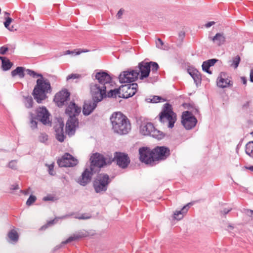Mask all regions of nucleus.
<instances>
[{"label":"nucleus","mask_w":253,"mask_h":253,"mask_svg":"<svg viewBox=\"0 0 253 253\" xmlns=\"http://www.w3.org/2000/svg\"><path fill=\"white\" fill-rule=\"evenodd\" d=\"M89 169H86L82 173L77 182L82 186H85L91 180L94 173L99 171L100 169L107 164L106 160L103 155L96 153L91 156Z\"/></svg>","instance_id":"1"},{"label":"nucleus","mask_w":253,"mask_h":253,"mask_svg":"<svg viewBox=\"0 0 253 253\" xmlns=\"http://www.w3.org/2000/svg\"><path fill=\"white\" fill-rule=\"evenodd\" d=\"M110 120L112 129L114 133L124 135L128 133L131 129V124L129 119L120 112L113 113Z\"/></svg>","instance_id":"2"},{"label":"nucleus","mask_w":253,"mask_h":253,"mask_svg":"<svg viewBox=\"0 0 253 253\" xmlns=\"http://www.w3.org/2000/svg\"><path fill=\"white\" fill-rule=\"evenodd\" d=\"M81 111V108L73 102H70L66 109L65 113L69 117L66 125V132L69 135H72L75 133L76 127L78 125V121L76 117Z\"/></svg>","instance_id":"3"},{"label":"nucleus","mask_w":253,"mask_h":253,"mask_svg":"<svg viewBox=\"0 0 253 253\" xmlns=\"http://www.w3.org/2000/svg\"><path fill=\"white\" fill-rule=\"evenodd\" d=\"M32 94L36 101L40 103L47 97L46 93L51 91L50 84L43 77L38 79L36 82Z\"/></svg>","instance_id":"4"},{"label":"nucleus","mask_w":253,"mask_h":253,"mask_svg":"<svg viewBox=\"0 0 253 253\" xmlns=\"http://www.w3.org/2000/svg\"><path fill=\"white\" fill-rule=\"evenodd\" d=\"M159 120L163 123H168L169 128H172L176 121V115L172 111L171 105L169 103L164 105L162 111L159 114Z\"/></svg>","instance_id":"5"},{"label":"nucleus","mask_w":253,"mask_h":253,"mask_svg":"<svg viewBox=\"0 0 253 253\" xmlns=\"http://www.w3.org/2000/svg\"><path fill=\"white\" fill-rule=\"evenodd\" d=\"M111 181V180L108 174L106 173L99 174L93 182V187L95 192L100 194L105 193Z\"/></svg>","instance_id":"6"},{"label":"nucleus","mask_w":253,"mask_h":253,"mask_svg":"<svg viewBox=\"0 0 253 253\" xmlns=\"http://www.w3.org/2000/svg\"><path fill=\"white\" fill-rule=\"evenodd\" d=\"M89 87L92 99L100 102L106 97L107 86H104L101 84H100L96 82H93L90 84Z\"/></svg>","instance_id":"7"},{"label":"nucleus","mask_w":253,"mask_h":253,"mask_svg":"<svg viewBox=\"0 0 253 253\" xmlns=\"http://www.w3.org/2000/svg\"><path fill=\"white\" fill-rule=\"evenodd\" d=\"M153 149L143 147L139 149V159L141 162L146 164L153 166L155 165Z\"/></svg>","instance_id":"8"},{"label":"nucleus","mask_w":253,"mask_h":253,"mask_svg":"<svg viewBox=\"0 0 253 253\" xmlns=\"http://www.w3.org/2000/svg\"><path fill=\"white\" fill-rule=\"evenodd\" d=\"M181 119L182 125L187 130L193 128L197 123V119L188 111L182 113Z\"/></svg>","instance_id":"9"},{"label":"nucleus","mask_w":253,"mask_h":253,"mask_svg":"<svg viewBox=\"0 0 253 253\" xmlns=\"http://www.w3.org/2000/svg\"><path fill=\"white\" fill-rule=\"evenodd\" d=\"M113 161L122 169L126 168L130 163V160L128 155L122 152H116L114 154Z\"/></svg>","instance_id":"10"},{"label":"nucleus","mask_w":253,"mask_h":253,"mask_svg":"<svg viewBox=\"0 0 253 253\" xmlns=\"http://www.w3.org/2000/svg\"><path fill=\"white\" fill-rule=\"evenodd\" d=\"M119 79L121 83H132L138 79V74L134 69H129L121 73Z\"/></svg>","instance_id":"11"},{"label":"nucleus","mask_w":253,"mask_h":253,"mask_svg":"<svg viewBox=\"0 0 253 253\" xmlns=\"http://www.w3.org/2000/svg\"><path fill=\"white\" fill-rule=\"evenodd\" d=\"M153 152L154 162L166 160L170 155V150L166 146H157Z\"/></svg>","instance_id":"12"},{"label":"nucleus","mask_w":253,"mask_h":253,"mask_svg":"<svg viewBox=\"0 0 253 253\" xmlns=\"http://www.w3.org/2000/svg\"><path fill=\"white\" fill-rule=\"evenodd\" d=\"M135 71L138 74V79L143 80L147 78L150 74L151 69L148 62L143 61L140 62L134 68Z\"/></svg>","instance_id":"13"},{"label":"nucleus","mask_w":253,"mask_h":253,"mask_svg":"<svg viewBox=\"0 0 253 253\" xmlns=\"http://www.w3.org/2000/svg\"><path fill=\"white\" fill-rule=\"evenodd\" d=\"M78 161L68 153H65L60 159L57 161L60 167H74L77 164Z\"/></svg>","instance_id":"14"},{"label":"nucleus","mask_w":253,"mask_h":253,"mask_svg":"<svg viewBox=\"0 0 253 253\" xmlns=\"http://www.w3.org/2000/svg\"><path fill=\"white\" fill-rule=\"evenodd\" d=\"M95 79L97 81H94L98 84H103L104 86H107L110 84L112 81V78L110 76L106 71L100 70L95 73Z\"/></svg>","instance_id":"15"},{"label":"nucleus","mask_w":253,"mask_h":253,"mask_svg":"<svg viewBox=\"0 0 253 253\" xmlns=\"http://www.w3.org/2000/svg\"><path fill=\"white\" fill-rule=\"evenodd\" d=\"M49 113L45 107H40L37 110L36 119L42 122L43 125L50 124L49 121Z\"/></svg>","instance_id":"16"},{"label":"nucleus","mask_w":253,"mask_h":253,"mask_svg":"<svg viewBox=\"0 0 253 253\" xmlns=\"http://www.w3.org/2000/svg\"><path fill=\"white\" fill-rule=\"evenodd\" d=\"M70 93L67 90H63L57 93L54 96V101L57 105L61 107L64 105L70 97Z\"/></svg>","instance_id":"17"},{"label":"nucleus","mask_w":253,"mask_h":253,"mask_svg":"<svg viewBox=\"0 0 253 253\" xmlns=\"http://www.w3.org/2000/svg\"><path fill=\"white\" fill-rule=\"evenodd\" d=\"M138 84L136 83H132L122 85V90L124 93L123 97L128 98L133 96L137 91Z\"/></svg>","instance_id":"18"},{"label":"nucleus","mask_w":253,"mask_h":253,"mask_svg":"<svg viewBox=\"0 0 253 253\" xmlns=\"http://www.w3.org/2000/svg\"><path fill=\"white\" fill-rule=\"evenodd\" d=\"M99 102L94 99L84 102L83 109V114L84 116L90 115L97 107V103Z\"/></svg>","instance_id":"19"},{"label":"nucleus","mask_w":253,"mask_h":253,"mask_svg":"<svg viewBox=\"0 0 253 253\" xmlns=\"http://www.w3.org/2000/svg\"><path fill=\"white\" fill-rule=\"evenodd\" d=\"M54 128L56 132V138L61 142L64 141L65 137L64 134V123L59 122L54 126Z\"/></svg>","instance_id":"20"},{"label":"nucleus","mask_w":253,"mask_h":253,"mask_svg":"<svg viewBox=\"0 0 253 253\" xmlns=\"http://www.w3.org/2000/svg\"><path fill=\"white\" fill-rule=\"evenodd\" d=\"M87 235L88 234L86 231H79L71 236L66 241L62 242L61 244L65 245L72 241L78 240L83 237H86Z\"/></svg>","instance_id":"21"},{"label":"nucleus","mask_w":253,"mask_h":253,"mask_svg":"<svg viewBox=\"0 0 253 253\" xmlns=\"http://www.w3.org/2000/svg\"><path fill=\"white\" fill-rule=\"evenodd\" d=\"M154 127L151 123H144L140 126V133L144 135H151Z\"/></svg>","instance_id":"22"},{"label":"nucleus","mask_w":253,"mask_h":253,"mask_svg":"<svg viewBox=\"0 0 253 253\" xmlns=\"http://www.w3.org/2000/svg\"><path fill=\"white\" fill-rule=\"evenodd\" d=\"M226 74L222 72L220 74V76L217 80V85L221 88H225L228 86L230 84V81L228 79H226Z\"/></svg>","instance_id":"23"},{"label":"nucleus","mask_w":253,"mask_h":253,"mask_svg":"<svg viewBox=\"0 0 253 253\" xmlns=\"http://www.w3.org/2000/svg\"><path fill=\"white\" fill-rule=\"evenodd\" d=\"M191 203H189L184 206L180 211H176L173 213V218L176 220H180L183 218L184 215L187 213Z\"/></svg>","instance_id":"24"},{"label":"nucleus","mask_w":253,"mask_h":253,"mask_svg":"<svg viewBox=\"0 0 253 253\" xmlns=\"http://www.w3.org/2000/svg\"><path fill=\"white\" fill-rule=\"evenodd\" d=\"M212 41L217 45L220 46L225 42V37L223 33H217L212 38Z\"/></svg>","instance_id":"25"},{"label":"nucleus","mask_w":253,"mask_h":253,"mask_svg":"<svg viewBox=\"0 0 253 253\" xmlns=\"http://www.w3.org/2000/svg\"><path fill=\"white\" fill-rule=\"evenodd\" d=\"M24 68L22 67H17L15 70H13L11 75L12 77H15L18 76L20 78H23L24 77Z\"/></svg>","instance_id":"26"},{"label":"nucleus","mask_w":253,"mask_h":253,"mask_svg":"<svg viewBox=\"0 0 253 253\" xmlns=\"http://www.w3.org/2000/svg\"><path fill=\"white\" fill-rule=\"evenodd\" d=\"M151 136L158 140H161L165 137V134L163 132L156 129L154 127Z\"/></svg>","instance_id":"27"},{"label":"nucleus","mask_w":253,"mask_h":253,"mask_svg":"<svg viewBox=\"0 0 253 253\" xmlns=\"http://www.w3.org/2000/svg\"><path fill=\"white\" fill-rule=\"evenodd\" d=\"M246 153L253 159V141L249 142L246 145Z\"/></svg>","instance_id":"28"},{"label":"nucleus","mask_w":253,"mask_h":253,"mask_svg":"<svg viewBox=\"0 0 253 253\" xmlns=\"http://www.w3.org/2000/svg\"><path fill=\"white\" fill-rule=\"evenodd\" d=\"M121 88H115L111 89L107 92H106V97H116L117 95L121 97L120 94Z\"/></svg>","instance_id":"29"},{"label":"nucleus","mask_w":253,"mask_h":253,"mask_svg":"<svg viewBox=\"0 0 253 253\" xmlns=\"http://www.w3.org/2000/svg\"><path fill=\"white\" fill-rule=\"evenodd\" d=\"M12 65L13 63L8 58H6L5 60H2V63H1V68L3 71L9 70Z\"/></svg>","instance_id":"30"},{"label":"nucleus","mask_w":253,"mask_h":253,"mask_svg":"<svg viewBox=\"0 0 253 253\" xmlns=\"http://www.w3.org/2000/svg\"><path fill=\"white\" fill-rule=\"evenodd\" d=\"M8 237L13 242H17L19 237L17 232L14 229L11 230L9 232Z\"/></svg>","instance_id":"31"},{"label":"nucleus","mask_w":253,"mask_h":253,"mask_svg":"<svg viewBox=\"0 0 253 253\" xmlns=\"http://www.w3.org/2000/svg\"><path fill=\"white\" fill-rule=\"evenodd\" d=\"M25 99L24 104L26 108H30L33 107V100L31 96L24 97Z\"/></svg>","instance_id":"32"},{"label":"nucleus","mask_w":253,"mask_h":253,"mask_svg":"<svg viewBox=\"0 0 253 253\" xmlns=\"http://www.w3.org/2000/svg\"><path fill=\"white\" fill-rule=\"evenodd\" d=\"M162 100H163V98L159 96H153L152 98H146V101L149 103H156L160 102Z\"/></svg>","instance_id":"33"},{"label":"nucleus","mask_w":253,"mask_h":253,"mask_svg":"<svg viewBox=\"0 0 253 253\" xmlns=\"http://www.w3.org/2000/svg\"><path fill=\"white\" fill-rule=\"evenodd\" d=\"M5 21L4 22V27L9 31H13V26H12L11 27H9L10 23L12 22L13 20L12 19L9 17H5Z\"/></svg>","instance_id":"34"},{"label":"nucleus","mask_w":253,"mask_h":253,"mask_svg":"<svg viewBox=\"0 0 253 253\" xmlns=\"http://www.w3.org/2000/svg\"><path fill=\"white\" fill-rule=\"evenodd\" d=\"M240 61V57L237 55L234 57L231 62L232 63L230 64L231 66L233 67L235 69H236L239 65Z\"/></svg>","instance_id":"35"},{"label":"nucleus","mask_w":253,"mask_h":253,"mask_svg":"<svg viewBox=\"0 0 253 253\" xmlns=\"http://www.w3.org/2000/svg\"><path fill=\"white\" fill-rule=\"evenodd\" d=\"M26 72L29 76L32 77L33 78H43V76L41 74L37 73L35 71L31 70L30 69H27Z\"/></svg>","instance_id":"36"},{"label":"nucleus","mask_w":253,"mask_h":253,"mask_svg":"<svg viewBox=\"0 0 253 253\" xmlns=\"http://www.w3.org/2000/svg\"><path fill=\"white\" fill-rule=\"evenodd\" d=\"M148 64H149V66H150V69L151 68L152 71L153 72H156L158 70L159 66L157 63L155 62L150 61L148 62Z\"/></svg>","instance_id":"37"},{"label":"nucleus","mask_w":253,"mask_h":253,"mask_svg":"<svg viewBox=\"0 0 253 253\" xmlns=\"http://www.w3.org/2000/svg\"><path fill=\"white\" fill-rule=\"evenodd\" d=\"M193 79L197 86H198L199 84H200L202 80L200 73L199 72H198V74L195 75L194 78H193Z\"/></svg>","instance_id":"38"},{"label":"nucleus","mask_w":253,"mask_h":253,"mask_svg":"<svg viewBox=\"0 0 253 253\" xmlns=\"http://www.w3.org/2000/svg\"><path fill=\"white\" fill-rule=\"evenodd\" d=\"M202 69L204 71L206 72V73L211 74L212 72L210 70V68L211 67V66H210L208 63H207L205 61L203 62L202 65Z\"/></svg>","instance_id":"39"},{"label":"nucleus","mask_w":253,"mask_h":253,"mask_svg":"<svg viewBox=\"0 0 253 253\" xmlns=\"http://www.w3.org/2000/svg\"><path fill=\"white\" fill-rule=\"evenodd\" d=\"M156 46L160 49H165L166 46L164 45V43L161 39H158L156 42Z\"/></svg>","instance_id":"40"},{"label":"nucleus","mask_w":253,"mask_h":253,"mask_svg":"<svg viewBox=\"0 0 253 253\" xmlns=\"http://www.w3.org/2000/svg\"><path fill=\"white\" fill-rule=\"evenodd\" d=\"M242 212L245 214L247 216H249L251 217L252 218H253V210L247 209H243L242 211Z\"/></svg>","instance_id":"41"},{"label":"nucleus","mask_w":253,"mask_h":253,"mask_svg":"<svg viewBox=\"0 0 253 253\" xmlns=\"http://www.w3.org/2000/svg\"><path fill=\"white\" fill-rule=\"evenodd\" d=\"M36 200V196L31 195L30 196L29 198L28 199L27 202H26V205L27 206H31L32 205Z\"/></svg>","instance_id":"42"},{"label":"nucleus","mask_w":253,"mask_h":253,"mask_svg":"<svg viewBox=\"0 0 253 253\" xmlns=\"http://www.w3.org/2000/svg\"><path fill=\"white\" fill-rule=\"evenodd\" d=\"M37 119H36V117H32L30 121V124H31V127L32 129H35L37 128Z\"/></svg>","instance_id":"43"},{"label":"nucleus","mask_w":253,"mask_h":253,"mask_svg":"<svg viewBox=\"0 0 253 253\" xmlns=\"http://www.w3.org/2000/svg\"><path fill=\"white\" fill-rule=\"evenodd\" d=\"M39 139L41 142H45L48 139V135L44 133H42L39 137Z\"/></svg>","instance_id":"44"},{"label":"nucleus","mask_w":253,"mask_h":253,"mask_svg":"<svg viewBox=\"0 0 253 253\" xmlns=\"http://www.w3.org/2000/svg\"><path fill=\"white\" fill-rule=\"evenodd\" d=\"M17 161L16 160H11L8 163V167L12 169H17Z\"/></svg>","instance_id":"45"},{"label":"nucleus","mask_w":253,"mask_h":253,"mask_svg":"<svg viewBox=\"0 0 253 253\" xmlns=\"http://www.w3.org/2000/svg\"><path fill=\"white\" fill-rule=\"evenodd\" d=\"M8 50V47L6 46H2L0 47V54L4 55Z\"/></svg>","instance_id":"46"},{"label":"nucleus","mask_w":253,"mask_h":253,"mask_svg":"<svg viewBox=\"0 0 253 253\" xmlns=\"http://www.w3.org/2000/svg\"><path fill=\"white\" fill-rule=\"evenodd\" d=\"M80 77H81V76L79 74H72L67 76V80H69L70 79H77V78H80Z\"/></svg>","instance_id":"47"},{"label":"nucleus","mask_w":253,"mask_h":253,"mask_svg":"<svg viewBox=\"0 0 253 253\" xmlns=\"http://www.w3.org/2000/svg\"><path fill=\"white\" fill-rule=\"evenodd\" d=\"M218 60L216 59H211L208 60L207 61H205V62L208 63L210 66H212L214 65V64L217 62Z\"/></svg>","instance_id":"48"},{"label":"nucleus","mask_w":253,"mask_h":253,"mask_svg":"<svg viewBox=\"0 0 253 253\" xmlns=\"http://www.w3.org/2000/svg\"><path fill=\"white\" fill-rule=\"evenodd\" d=\"M75 218L79 219H87L90 218V216L88 215L87 214L84 213L80 216H76Z\"/></svg>","instance_id":"49"},{"label":"nucleus","mask_w":253,"mask_h":253,"mask_svg":"<svg viewBox=\"0 0 253 253\" xmlns=\"http://www.w3.org/2000/svg\"><path fill=\"white\" fill-rule=\"evenodd\" d=\"M54 166L53 164H51L48 166V172L51 175H54L55 174V172L53 170Z\"/></svg>","instance_id":"50"},{"label":"nucleus","mask_w":253,"mask_h":253,"mask_svg":"<svg viewBox=\"0 0 253 253\" xmlns=\"http://www.w3.org/2000/svg\"><path fill=\"white\" fill-rule=\"evenodd\" d=\"M124 11H125V10L123 8H121L118 12L117 14V17L118 19H121L122 18V16L123 15V14H124Z\"/></svg>","instance_id":"51"},{"label":"nucleus","mask_w":253,"mask_h":253,"mask_svg":"<svg viewBox=\"0 0 253 253\" xmlns=\"http://www.w3.org/2000/svg\"><path fill=\"white\" fill-rule=\"evenodd\" d=\"M189 75L192 77V78H194V76L196 74H198V71L197 70H193L192 71L188 70V71Z\"/></svg>","instance_id":"52"},{"label":"nucleus","mask_w":253,"mask_h":253,"mask_svg":"<svg viewBox=\"0 0 253 253\" xmlns=\"http://www.w3.org/2000/svg\"><path fill=\"white\" fill-rule=\"evenodd\" d=\"M54 197L51 196H47L43 198V200L44 201H53Z\"/></svg>","instance_id":"53"},{"label":"nucleus","mask_w":253,"mask_h":253,"mask_svg":"<svg viewBox=\"0 0 253 253\" xmlns=\"http://www.w3.org/2000/svg\"><path fill=\"white\" fill-rule=\"evenodd\" d=\"M88 51H89V50H87V49H78V51H76L75 55H79L81 53H83V52H87Z\"/></svg>","instance_id":"54"},{"label":"nucleus","mask_w":253,"mask_h":253,"mask_svg":"<svg viewBox=\"0 0 253 253\" xmlns=\"http://www.w3.org/2000/svg\"><path fill=\"white\" fill-rule=\"evenodd\" d=\"M54 221H55V220H52L49 221L47 223V224L46 225H44V226H43L42 227V229H45V228H46L47 227V226H50V225H51L53 224L54 223Z\"/></svg>","instance_id":"55"},{"label":"nucleus","mask_w":253,"mask_h":253,"mask_svg":"<svg viewBox=\"0 0 253 253\" xmlns=\"http://www.w3.org/2000/svg\"><path fill=\"white\" fill-rule=\"evenodd\" d=\"M215 24V22L214 21H211L208 22L207 24H205V26L207 28H209L211 26Z\"/></svg>","instance_id":"56"},{"label":"nucleus","mask_w":253,"mask_h":253,"mask_svg":"<svg viewBox=\"0 0 253 253\" xmlns=\"http://www.w3.org/2000/svg\"><path fill=\"white\" fill-rule=\"evenodd\" d=\"M76 50H74L73 51H70L69 50H66L65 52V55H67V54H73L74 55H76L75 54H76Z\"/></svg>","instance_id":"57"},{"label":"nucleus","mask_w":253,"mask_h":253,"mask_svg":"<svg viewBox=\"0 0 253 253\" xmlns=\"http://www.w3.org/2000/svg\"><path fill=\"white\" fill-rule=\"evenodd\" d=\"M19 189V185L17 184L12 185L10 187L11 190H17Z\"/></svg>","instance_id":"58"},{"label":"nucleus","mask_w":253,"mask_h":253,"mask_svg":"<svg viewBox=\"0 0 253 253\" xmlns=\"http://www.w3.org/2000/svg\"><path fill=\"white\" fill-rule=\"evenodd\" d=\"M179 38L182 39L185 36V32L184 31H180L178 34Z\"/></svg>","instance_id":"59"},{"label":"nucleus","mask_w":253,"mask_h":253,"mask_svg":"<svg viewBox=\"0 0 253 253\" xmlns=\"http://www.w3.org/2000/svg\"><path fill=\"white\" fill-rule=\"evenodd\" d=\"M231 209H224L223 211H222L221 212L224 214H227L230 211Z\"/></svg>","instance_id":"60"},{"label":"nucleus","mask_w":253,"mask_h":253,"mask_svg":"<svg viewBox=\"0 0 253 253\" xmlns=\"http://www.w3.org/2000/svg\"><path fill=\"white\" fill-rule=\"evenodd\" d=\"M234 229V227L233 225H232L231 224H229L227 226V230L229 231V232H231L232 230H233Z\"/></svg>","instance_id":"61"},{"label":"nucleus","mask_w":253,"mask_h":253,"mask_svg":"<svg viewBox=\"0 0 253 253\" xmlns=\"http://www.w3.org/2000/svg\"><path fill=\"white\" fill-rule=\"evenodd\" d=\"M250 80L251 82H253V70H251V71Z\"/></svg>","instance_id":"62"},{"label":"nucleus","mask_w":253,"mask_h":253,"mask_svg":"<svg viewBox=\"0 0 253 253\" xmlns=\"http://www.w3.org/2000/svg\"><path fill=\"white\" fill-rule=\"evenodd\" d=\"M193 115V114H198L199 113V111L198 110V109L197 108H194L192 111H191V112H190Z\"/></svg>","instance_id":"63"},{"label":"nucleus","mask_w":253,"mask_h":253,"mask_svg":"<svg viewBox=\"0 0 253 253\" xmlns=\"http://www.w3.org/2000/svg\"><path fill=\"white\" fill-rule=\"evenodd\" d=\"M245 169H249V170H251V171L253 172V166L245 167Z\"/></svg>","instance_id":"64"}]
</instances>
